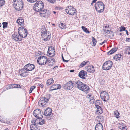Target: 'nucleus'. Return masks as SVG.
Masks as SVG:
<instances>
[{
    "instance_id": "nucleus-9",
    "label": "nucleus",
    "mask_w": 130,
    "mask_h": 130,
    "mask_svg": "<svg viewBox=\"0 0 130 130\" xmlns=\"http://www.w3.org/2000/svg\"><path fill=\"white\" fill-rule=\"evenodd\" d=\"M34 115L38 119L42 118L43 115V112L39 109H36L33 112Z\"/></svg>"
},
{
    "instance_id": "nucleus-52",
    "label": "nucleus",
    "mask_w": 130,
    "mask_h": 130,
    "mask_svg": "<svg viewBox=\"0 0 130 130\" xmlns=\"http://www.w3.org/2000/svg\"><path fill=\"white\" fill-rule=\"evenodd\" d=\"M62 59H63V61H64V62H68V60H65L64 59V57L63 56V55L62 54Z\"/></svg>"
},
{
    "instance_id": "nucleus-4",
    "label": "nucleus",
    "mask_w": 130,
    "mask_h": 130,
    "mask_svg": "<svg viewBox=\"0 0 130 130\" xmlns=\"http://www.w3.org/2000/svg\"><path fill=\"white\" fill-rule=\"evenodd\" d=\"M18 32L20 35L21 37L25 38L27 35V31L25 28L21 27L19 28L18 29Z\"/></svg>"
},
{
    "instance_id": "nucleus-32",
    "label": "nucleus",
    "mask_w": 130,
    "mask_h": 130,
    "mask_svg": "<svg viewBox=\"0 0 130 130\" xmlns=\"http://www.w3.org/2000/svg\"><path fill=\"white\" fill-rule=\"evenodd\" d=\"M52 51L53 53L49 52V53H47V55L49 56L50 57H53L55 55V51L54 50H52Z\"/></svg>"
},
{
    "instance_id": "nucleus-6",
    "label": "nucleus",
    "mask_w": 130,
    "mask_h": 130,
    "mask_svg": "<svg viewBox=\"0 0 130 130\" xmlns=\"http://www.w3.org/2000/svg\"><path fill=\"white\" fill-rule=\"evenodd\" d=\"M51 34L49 31L45 30L42 33L41 36L42 39L45 41L48 40L51 38Z\"/></svg>"
},
{
    "instance_id": "nucleus-26",
    "label": "nucleus",
    "mask_w": 130,
    "mask_h": 130,
    "mask_svg": "<svg viewBox=\"0 0 130 130\" xmlns=\"http://www.w3.org/2000/svg\"><path fill=\"white\" fill-rule=\"evenodd\" d=\"M95 129V130H103V126L101 124L98 123L96 125Z\"/></svg>"
},
{
    "instance_id": "nucleus-45",
    "label": "nucleus",
    "mask_w": 130,
    "mask_h": 130,
    "mask_svg": "<svg viewBox=\"0 0 130 130\" xmlns=\"http://www.w3.org/2000/svg\"><path fill=\"white\" fill-rule=\"evenodd\" d=\"M13 86L14 88H19L20 87V85L18 84H13Z\"/></svg>"
},
{
    "instance_id": "nucleus-49",
    "label": "nucleus",
    "mask_w": 130,
    "mask_h": 130,
    "mask_svg": "<svg viewBox=\"0 0 130 130\" xmlns=\"http://www.w3.org/2000/svg\"><path fill=\"white\" fill-rule=\"evenodd\" d=\"M38 86L41 87L42 88H43V84H38Z\"/></svg>"
},
{
    "instance_id": "nucleus-7",
    "label": "nucleus",
    "mask_w": 130,
    "mask_h": 130,
    "mask_svg": "<svg viewBox=\"0 0 130 130\" xmlns=\"http://www.w3.org/2000/svg\"><path fill=\"white\" fill-rule=\"evenodd\" d=\"M66 13L69 15H73L76 13L75 9L71 6H69L65 9Z\"/></svg>"
},
{
    "instance_id": "nucleus-41",
    "label": "nucleus",
    "mask_w": 130,
    "mask_h": 130,
    "mask_svg": "<svg viewBox=\"0 0 130 130\" xmlns=\"http://www.w3.org/2000/svg\"><path fill=\"white\" fill-rule=\"evenodd\" d=\"M120 30H119L120 32H122L123 31L126 30L124 26H121L120 28Z\"/></svg>"
},
{
    "instance_id": "nucleus-18",
    "label": "nucleus",
    "mask_w": 130,
    "mask_h": 130,
    "mask_svg": "<svg viewBox=\"0 0 130 130\" xmlns=\"http://www.w3.org/2000/svg\"><path fill=\"white\" fill-rule=\"evenodd\" d=\"M87 73L84 70H82L79 73L78 76L81 78L84 79L85 78V76H86Z\"/></svg>"
},
{
    "instance_id": "nucleus-29",
    "label": "nucleus",
    "mask_w": 130,
    "mask_h": 130,
    "mask_svg": "<svg viewBox=\"0 0 130 130\" xmlns=\"http://www.w3.org/2000/svg\"><path fill=\"white\" fill-rule=\"evenodd\" d=\"M92 37V46H94L96 45L97 41L93 37Z\"/></svg>"
},
{
    "instance_id": "nucleus-8",
    "label": "nucleus",
    "mask_w": 130,
    "mask_h": 130,
    "mask_svg": "<svg viewBox=\"0 0 130 130\" xmlns=\"http://www.w3.org/2000/svg\"><path fill=\"white\" fill-rule=\"evenodd\" d=\"M112 64L113 63L112 61L110 60L107 61L103 64V69L105 70H109L111 67Z\"/></svg>"
},
{
    "instance_id": "nucleus-39",
    "label": "nucleus",
    "mask_w": 130,
    "mask_h": 130,
    "mask_svg": "<svg viewBox=\"0 0 130 130\" xmlns=\"http://www.w3.org/2000/svg\"><path fill=\"white\" fill-rule=\"evenodd\" d=\"M3 25V28L4 29L5 28L7 27L8 24V23L7 22H3L2 23Z\"/></svg>"
},
{
    "instance_id": "nucleus-63",
    "label": "nucleus",
    "mask_w": 130,
    "mask_h": 130,
    "mask_svg": "<svg viewBox=\"0 0 130 130\" xmlns=\"http://www.w3.org/2000/svg\"><path fill=\"white\" fill-rule=\"evenodd\" d=\"M93 3H94V2H93V1H92V2L91 3V4L92 5H93Z\"/></svg>"
},
{
    "instance_id": "nucleus-24",
    "label": "nucleus",
    "mask_w": 130,
    "mask_h": 130,
    "mask_svg": "<svg viewBox=\"0 0 130 130\" xmlns=\"http://www.w3.org/2000/svg\"><path fill=\"white\" fill-rule=\"evenodd\" d=\"M16 22L18 24L20 25H23L24 24L23 19L21 17H19L17 19Z\"/></svg>"
},
{
    "instance_id": "nucleus-42",
    "label": "nucleus",
    "mask_w": 130,
    "mask_h": 130,
    "mask_svg": "<svg viewBox=\"0 0 130 130\" xmlns=\"http://www.w3.org/2000/svg\"><path fill=\"white\" fill-rule=\"evenodd\" d=\"M35 86H31L29 91V92L30 93L32 92V91L35 88Z\"/></svg>"
},
{
    "instance_id": "nucleus-30",
    "label": "nucleus",
    "mask_w": 130,
    "mask_h": 130,
    "mask_svg": "<svg viewBox=\"0 0 130 130\" xmlns=\"http://www.w3.org/2000/svg\"><path fill=\"white\" fill-rule=\"evenodd\" d=\"M104 31L105 32H106L108 34H109V36H114V35L113 33V32L112 31H109V30H106V29H104Z\"/></svg>"
},
{
    "instance_id": "nucleus-11",
    "label": "nucleus",
    "mask_w": 130,
    "mask_h": 130,
    "mask_svg": "<svg viewBox=\"0 0 130 130\" xmlns=\"http://www.w3.org/2000/svg\"><path fill=\"white\" fill-rule=\"evenodd\" d=\"M73 84L72 81H69L64 84L63 88L64 89L70 90L73 87Z\"/></svg>"
},
{
    "instance_id": "nucleus-40",
    "label": "nucleus",
    "mask_w": 130,
    "mask_h": 130,
    "mask_svg": "<svg viewBox=\"0 0 130 130\" xmlns=\"http://www.w3.org/2000/svg\"><path fill=\"white\" fill-rule=\"evenodd\" d=\"M35 122L36 121L34 120H33L31 121V123L33 124H33L32 125H31L30 126V128H33L34 127V126L36 125V124H35Z\"/></svg>"
},
{
    "instance_id": "nucleus-22",
    "label": "nucleus",
    "mask_w": 130,
    "mask_h": 130,
    "mask_svg": "<svg viewBox=\"0 0 130 130\" xmlns=\"http://www.w3.org/2000/svg\"><path fill=\"white\" fill-rule=\"evenodd\" d=\"M122 58V56L121 54H119L116 55L114 57V59L117 61H120Z\"/></svg>"
},
{
    "instance_id": "nucleus-48",
    "label": "nucleus",
    "mask_w": 130,
    "mask_h": 130,
    "mask_svg": "<svg viewBox=\"0 0 130 130\" xmlns=\"http://www.w3.org/2000/svg\"><path fill=\"white\" fill-rule=\"evenodd\" d=\"M113 53V51H112L111 50L107 53V54L109 55H110L112 54Z\"/></svg>"
},
{
    "instance_id": "nucleus-17",
    "label": "nucleus",
    "mask_w": 130,
    "mask_h": 130,
    "mask_svg": "<svg viewBox=\"0 0 130 130\" xmlns=\"http://www.w3.org/2000/svg\"><path fill=\"white\" fill-rule=\"evenodd\" d=\"M85 70L87 72L90 73H93L95 71L93 66L92 65L86 67Z\"/></svg>"
},
{
    "instance_id": "nucleus-60",
    "label": "nucleus",
    "mask_w": 130,
    "mask_h": 130,
    "mask_svg": "<svg viewBox=\"0 0 130 130\" xmlns=\"http://www.w3.org/2000/svg\"><path fill=\"white\" fill-rule=\"evenodd\" d=\"M97 0H93V2L95 3Z\"/></svg>"
},
{
    "instance_id": "nucleus-20",
    "label": "nucleus",
    "mask_w": 130,
    "mask_h": 130,
    "mask_svg": "<svg viewBox=\"0 0 130 130\" xmlns=\"http://www.w3.org/2000/svg\"><path fill=\"white\" fill-rule=\"evenodd\" d=\"M75 82L76 84V87H77L78 89L80 90L84 84L80 80L75 81Z\"/></svg>"
},
{
    "instance_id": "nucleus-61",
    "label": "nucleus",
    "mask_w": 130,
    "mask_h": 130,
    "mask_svg": "<svg viewBox=\"0 0 130 130\" xmlns=\"http://www.w3.org/2000/svg\"><path fill=\"white\" fill-rule=\"evenodd\" d=\"M106 40H105L103 42H104V43H105L106 42Z\"/></svg>"
},
{
    "instance_id": "nucleus-15",
    "label": "nucleus",
    "mask_w": 130,
    "mask_h": 130,
    "mask_svg": "<svg viewBox=\"0 0 130 130\" xmlns=\"http://www.w3.org/2000/svg\"><path fill=\"white\" fill-rule=\"evenodd\" d=\"M24 67L27 71H32L34 69L35 67L34 65L30 63L25 65Z\"/></svg>"
},
{
    "instance_id": "nucleus-50",
    "label": "nucleus",
    "mask_w": 130,
    "mask_h": 130,
    "mask_svg": "<svg viewBox=\"0 0 130 130\" xmlns=\"http://www.w3.org/2000/svg\"><path fill=\"white\" fill-rule=\"evenodd\" d=\"M28 1L30 2H36L37 0H27Z\"/></svg>"
},
{
    "instance_id": "nucleus-38",
    "label": "nucleus",
    "mask_w": 130,
    "mask_h": 130,
    "mask_svg": "<svg viewBox=\"0 0 130 130\" xmlns=\"http://www.w3.org/2000/svg\"><path fill=\"white\" fill-rule=\"evenodd\" d=\"M114 114L115 116L117 118L119 117V113L117 111H115L114 112Z\"/></svg>"
},
{
    "instance_id": "nucleus-2",
    "label": "nucleus",
    "mask_w": 130,
    "mask_h": 130,
    "mask_svg": "<svg viewBox=\"0 0 130 130\" xmlns=\"http://www.w3.org/2000/svg\"><path fill=\"white\" fill-rule=\"evenodd\" d=\"M104 5L103 3L101 1H98L95 5V7L96 11L99 13L103 11L104 8Z\"/></svg>"
},
{
    "instance_id": "nucleus-64",
    "label": "nucleus",
    "mask_w": 130,
    "mask_h": 130,
    "mask_svg": "<svg viewBox=\"0 0 130 130\" xmlns=\"http://www.w3.org/2000/svg\"><path fill=\"white\" fill-rule=\"evenodd\" d=\"M4 130H9L8 129V128H6L4 129Z\"/></svg>"
},
{
    "instance_id": "nucleus-54",
    "label": "nucleus",
    "mask_w": 130,
    "mask_h": 130,
    "mask_svg": "<svg viewBox=\"0 0 130 130\" xmlns=\"http://www.w3.org/2000/svg\"><path fill=\"white\" fill-rule=\"evenodd\" d=\"M6 123L7 124H11V121H7L6 122Z\"/></svg>"
},
{
    "instance_id": "nucleus-23",
    "label": "nucleus",
    "mask_w": 130,
    "mask_h": 130,
    "mask_svg": "<svg viewBox=\"0 0 130 130\" xmlns=\"http://www.w3.org/2000/svg\"><path fill=\"white\" fill-rule=\"evenodd\" d=\"M80 90L84 92L87 91H89V88L87 85L84 84Z\"/></svg>"
},
{
    "instance_id": "nucleus-1",
    "label": "nucleus",
    "mask_w": 130,
    "mask_h": 130,
    "mask_svg": "<svg viewBox=\"0 0 130 130\" xmlns=\"http://www.w3.org/2000/svg\"><path fill=\"white\" fill-rule=\"evenodd\" d=\"M44 7V3L41 1H38L35 4L33 9L36 11L40 12L43 9Z\"/></svg>"
},
{
    "instance_id": "nucleus-53",
    "label": "nucleus",
    "mask_w": 130,
    "mask_h": 130,
    "mask_svg": "<svg viewBox=\"0 0 130 130\" xmlns=\"http://www.w3.org/2000/svg\"><path fill=\"white\" fill-rule=\"evenodd\" d=\"M126 41L127 42H130V38H127L126 40Z\"/></svg>"
},
{
    "instance_id": "nucleus-27",
    "label": "nucleus",
    "mask_w": 130,
    "mask_h": 130,
    "mask_svg": "<svg viewBox=\"0 0 130 130\" xmlns=\"http://www.w3.org/2000/svg\"><path fill=\"white\" fill-rule=\"evenodd\" d=\"M87 97L90 99V102L93 104V103H94V98L93 96L91 94H89L87 96Z\"/></svg>"
},
{
    "instance_id": "nucleus-56",
    "label": "nucleus",
    "mask_w": 130,
    "mask_h": 130,
    "mask_svg": "<svg viewBox=\"0 0 130 130\" xmlns=\"http://www.w3.org/2000/svg\"><path fill=\"white\" fill-rule=\"evenodd\" d=\"M51 61V59H49V58H48V59H47V61L48 62L50 63Z\"/></svg>"
},
{
    "instance_id": "nucleus-19",
    "label": "nucleus",
    "mask_w": 130,
    "mask_h": 130,
    "mask_svg": "<svg viewBox=\"0 0 130 130\" xmlns=\"http://www.w3.org/2000/svg\"><path fill=\"white\" fill-rule=\"evenodd\" d=\"M61 87L60 84H54L51 86V91L59 89L61 88Z\"/></svg>"
},
{
    "instance_id": "nucleus-43",
    "label": "nucleus",
    "mask_w": 130,
    "mask_h": 130,
    "mask_svg": "<svg viewBox=\"0 0 130 130\" xmlns=\"http://www.w3.org/2000/svg\"><path fill=\"white\" fill-rule=\"evenodd\" d=\"M48 1L51 3L54 4L56 2V0H47ZM60 0H58V1H60Z\"/></svg>"
},
{
    "instance_id": "nucleus-62",
    "label": "nucleus",
    "mask_w": 130,
    "mask_h": 130,
    "mask_svg": "<svg viewBox=\"0 0 130 130\" xmlns=\"http://www.w3.org/2000/svg\"><path fill=\"white\" fill-rule=\"evenodd\" d=\"M53 13L54 14H55L56 13V12L54 11H53Z\"/></svg>"
},
{
    "instance_id": "nucleus-3",
    "label": "nucleus",
    "mask_w": 130,
    "mask_h": 130,
    "mask_svg": "<svg viewBox=\"0 0 130 130\" xmlns=\"http://www.w3.org/2000/svg\"><path fill=\"white\" fill-rule=\"evenodd\" d=\"M47 61V58L45 56H41L38 58L37 62L40 65H44Z\"/></svg>"
},
{
    "instance_id": "nucleus-12",
    "label": "nucleus",
    "mask_w": 130,
    "mask_h": 130,
    "mask_svg": "<svg viewBox=\"0 0 130 130\" xmlns=\"http://www.w3.org/2000/svg\"><path fill=\"white\" fill-rule=\"evenodd\" d=\"M52 110L50 108H47L44 111V114L46 117L47 119L49 120H51L52 119L50 116L51 115Z\"/></svg>"
},
{
    "instance_id": "nucleus-34",
    "label": "nucleus",
    "mask_w": 130,
    "mask_h": 130,
    "mask_svg": "<svg viewBox=\"0 0 130 130\" xmlns=\"http://www.w3.org/2000/svg\"><path fill=\"white\" fill-rule=\"evenodd\" d=\"M89 62V61H85L81 63L79 66L80 68L82 67L85 65L87 63Z\"/></svg>"
},
{
    "instance_id": "nucleus-16",
    "label": "nucleus",
    "mask_w": 130,
    "mask_h": 130,
    "mask_svg": "<svg viewBox=\"0 0 130 130\" xmlns=\"http://www.w3.org/2000/svg\"><path fill=\"white\" fill-rule=\"evenodd\" d=\"M27 71L26 69L24 67V68L20 70L19 71V75L23 77H26V73H27Z\"/></svg>"
},
{
    "instance_id": "nucleus-28",
    "label": "nucleus",
    "mask_w": 130,
    "mask_h": 130,
    "mask_svg": "<svg viewBox=\"0 0 130 130\" xmlns=\"http://www.w3.org/2000/svg\"><path fill=\"white\" fill-rule=\"evenodd\" d=\"M125 53L126 54L130 55V46H126L125 47Z\"/></svg>"
},
{
    "instance_id": "nucleus-59",
    "label": "nucleus",
    "mask_w": 130,
    "mask_h": 130,
    "mask_svg": "<svg viewBox=\"0 0 130 130\" xmlns=\"http://www.w3.org/2000/svg\"><path fill=\"white\" fill-rule=\"evenodd\" d=\"M104 43V42H102V43H99V44L100 45H102Z\"/></svg>"
},
{
    "instance_id": "nucleus-58",
    "label": "nucleus",
    "mask_w": 130,
    "mask_h": 130,
    "mask_svg": "<svg viewBox=\"0 0 130 130\" xmlns=\"http://www.w3.org/2000/svg\"><path fill=\"white\" fill-rule=\"evenodd\" d=\"M126 32V33L127 34V35H128L129 34H128V32L127 30H125Z\"/></svg>"
},
{
    "instance_id": "nucleus-21",
    "label": "nucleus",
    "mask_w": 130,
    "mask_h": 130,
    "mask_svg": "<svg viewBox=\"0 0 130 130\" xmlns=\"http://www.w3.org/2000/svg\"><path fill=\"white\" fill-rule=\"evenodd\" d=\"M42 10L43 9H42L41 10L40 12H41L40 13V14H43L45 15V16H43V17H45V16H47L48 15L50 14V13L49 10H48L46 9H45L43 10Z\"/></svg>"
},
{
    "instance_id": "nucleus-33",
    "label": "nucleus",
    "mask_w": 130,
    "mask_h": 130,
    "mask_svg": "<svg viewBox=\"0 0 130 130\" xmlns=\"http://www.w3.org/2000/svg\"><path fill=\"white\" fill-rule=\"evenodd\" d=\"M54 82L53 79L51 78L48 79L47 82V84L48 85H50Z\"/></svg>"
},
{
    "instance_id": "nucleus-36",
    "label": "nucleus",
    "mask_w": 130,
    "mask_h": 130,
    "mask_svg": "<svg viewBox=\"0 0 130 130\" xmlns=\"http://www.w3.org/2000/svg\"><path fill=\"white\" fill-rule=\"evenodd\" d=\"M82 28L83 30L85 32L87 33H89L90 32L88 31V29L87 28H86L85 27L82 26Z\"/></svg>"
},
{
    "instance_id": "nucleus-5",
    "label": "nucleus",
    "mask_w": 130,
    "mask_h": 130,
    "mask_svg": "<svg viewBox=\"0 0 130 130\" xmlns=\"http://www.w3.org/2000/svg\"><path fill=\"white\" fill-rule=\"evenodd\" d=\"M14 2V4L15 5V8L16 10L19 11L22 9L23 6L22 0H15Z\"/></svg>"
},
{
    "instance_id": "nucleus-51",
    "label": "nucleus",
    "mask_w": 130,
    "mask_h": 130,
    "mask_svg": "<svg viewBox=\"0 0 130 130\" xmlns=\"http://www.w3.org/2000/svg\"><path fill=\"white\" fill-rule=\"evenodd\" d=\"M49 59H51V61L54 62L55 61V59L51 57L49 58Z\"/></svg>"
},
{
    "instance_id": "nucleus-57",
    "label": "nucleus",
    "mask_w": 130,
    "mask_h": 130,
    "mask_svg": "<svg viewBox=\"0 0 130 130\" xmlns=\"http://www.w3.org/2000/svg\"><path fill=\"white\" fill-rule=\"evenodd\" d=\"M74 71V70H70V72H73Z\"/></svg>"
},
{
    "instance_id": "nucleus-35",
    "label": "nucleus",
    "mask_w": 130,
    "mask_h": 130,
    "mask_svg": "<svg viewBox=\"0 0 130 130\" xmlns=\"http://www.w3.org/2000/svg\"><path fill=\"white\" fill-rule=\"evenodd\" d=\"M59 27L60 28L63 29L64 28V25L62 23L60 22L59 23Z\"/></svg>"
},
{
    "instance_id": "nucleus-14",
    "label": "nucleus",
    "mask_w": 130,
    "mask_h": 130,
    "mask_svg": "<svg viewBox=\"0 0 130 130\" xmlns=\"http://www.w3.org/2000/svg\"><path fill=\"white\" fill-rule=\"evenodd\" d=\"M12 39L17 41H20L21 40V38L20 35L18 33L14 32L12 35Z\"/></svg>"
},
{
    "instance_id": "nucleus-25",
    "label": "nucleus",
    "mask_w": 130,
    "mask_h": 130,
    "mask_svg": "<svg viewBox=\"0 0 130 130\" xmlns=\"http://www.w3.org/2000/svg\"><path fill=\"white\" fill-rule=\"evenodd\" d=\"M95 106L97 108L96 112L97 113L101 114L103 112V110L102 108L98 105H96Z\"/></svg>"
},
{
    "instance_id": "nucleus-37",
    "label": "nucleus",
    "mask_w": 130,
    "mask_h": 130,
    "mask_svg": "<svg viewBox=\"0 0 130 130\" xmlns=\"http://www.w3.org/2000/svg\"><path fill=\"white\" fill-rule=\"evenodd\" d=\"M39 120V124L41 125H42L43 124H44L45 122V120L44 119H42V118Z\"/></svg>"
},
{
    "instance_id": "nucleus-46",
    "label": "nucleus",
    "mask_w": 130,
    "mask_h": 130,
    "mask_svg": "<svg viewBox=\"0 0 130 130\" xmlns=\"http://www.w3.org/2000/svg\"><path fill=\"white\" fill-rule=\"evenodd\" d=\"M13 85L12 84H10V85L9 86H8L7 88V89H11L12 88H13Z\"/></svg>"
},
{
    "instance_id": "nucleus-55",
    "label": "nucleus",
    "mask_w": 130,
    "mask_h": 130,
    "mask_svg": "<svg viewBox=\"0 0 130 130\" xmlns=\"http://www.w3.org/2000/svg\"><path fill=\"white\" fill-rule=\"evenodd\" d=\"M49 52L53 53V52L52 51V50H50V48H48V53H49Z\"/></svg>"
},
{
    "instance_id": "nucleus-47",
    "label": "nucleus",
    "mask_w": 130,
    "mask_h": 130,
    "mask_svg": "<svg viewBox=\"0 0 130 130\" xmlns=\"http://www.w3.org/2000/svg\"><path fill=\"white\" fill-rule=\"evenodd\" d=\"M117 50V48L115 47L112 48V49H111V50H112V51H113V53H114V52H115Z\"/></svg>"
},
{
    "instance_id": "nucleus-44",
    "label": "nucleus",
    "mask_w": 130,
    "mask_h": 130,
    "mask_svg": "<svg viewBox=\"0 0 130 130\" xmlns=\"http://www.w3.org/2000/svg\"><path fill=\"white\" fill-rule=\"evenodd\" d=\"M4 0H0V6H3L5 4Z\"/></svg>"
},
{
    "instance_id": "nucleus-13",
    "label": "nucleus",
    "mask_w": 130,
    "mask_h": 130,
    "mask_svg": "<svg viewBox=\"0 0 130 130\" xmlns=\"http://www.w3.org/2000/svg\"><path fill=\"white\" fill-rule=\"evenodd\" d=\"M49 101V99L45 97H41L38 103L40 106L45 105L46 103Z\"/></svg>"
},
{
    "instance_id": "nucleus-10",
    "label": "nucleus",
    "mask_w": 130,
    "mask_h": 130,
    "mask_svg": "<svg viewBox=\"0 0 130 130\" xmlns=\"http://www.w3.org/2000/svg\"><path fill=\"white\" fill-rule=\"evenodd\" d=\"M100 96L101 99L104 101L106 102L108 100L109 97L108 93L106 91H103L101 92L100 94Z\"/></svg>"
},
{
    "instance_id": "nucleus-31",
    "label": "nucleus",
    "mask_w": 130,
    "mask_h": 130,
    "mask_svg": "<svg viewBox=\"0 0 130 130\" xmlns=\"http://www.w3.org/2000/svg\"><path fill=\"white\" fill-rule=\"evenodd\" d=\"M119 128L121 130H126L127 128L126 126H124V125H120L119 126Z\"/></svg>"
}]
</instances>
